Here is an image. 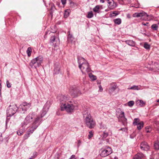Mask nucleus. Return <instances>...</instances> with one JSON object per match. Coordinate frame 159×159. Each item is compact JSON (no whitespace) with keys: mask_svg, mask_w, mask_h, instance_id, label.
Masks as SVG:
<instances>
[{"mask_svg":"<svg viewBox=\"0 0 159 159\" xmlns=\"http://www.w3.org/2000/svg\"><path fill=\"white\" fill-rule=\"evenodd\" d=\"M83 116L86 126L90 129L94 128L96 125L95 122L88 111H84L83 112Z\"/></svg>","mask_w":159,"mask_h":159,"instance_id":"nucleus-1","label":"nucleus"},{"mask_svg":"<svg viewBox=\"0 0 159 159\" xmlns=\"http://www.w3.org/2000/svg\"><path fill=\"white\" fill-rule=\"evenodd\" d=\"M35 116V113L34 112H32L31 113H29L25 118L24 121L22 123V126L23 127H25L26 125H32V123L34 118L38 116H37L36 117Z\"/></svg>","mask_w":159,"mask_h":159,"instance_id":"nucleus-2","label":"nucleus"},{"mask_svg":"<svg viewBox=\"0 0 159 159\" xmlns=\"http://www.w3.org/2000/svg\"><path fill=\"white\" fill-rule=\"evenodd\" d=\"M78 63L79 64V67L82 72L84 71H85L89 73L91 71L89 67V63L86 60H78Z\"/></svg>","mask_w":159,"mask_h":159,"instance_id":"nucleus-3","label":"nucleus"},{"mask_svg":"<svg viewBox=\"0 0 159 159\" xmlns=\"http://www.w3.org/2000/svg\"><path fill=\"white\" fill-rule=\"evenodd\" d=\"M41 118L39 116H37L34 118L33 122L32 125L28 129V132L30 133H32L39 125V122L40 121Z\"/></svg>","mask_w":159,"mask_h":159,"instance_id":"nucleus-4","label":"nucleus"},{"mask_svg":"<svg viewBox=\"0 0 159 159\" xmlns=\"http://www.w3.org/2000/svg\"><path fill=\"white\" fill-rule=\"evenodd\" d=\"M112 152V150L108 146L104 147L101 150L100 156L102 157H106Z\"/></svg>","mask_w":159,"mask_h":159,"instance_id":"nucleus-5","label":"nucleus"},{"mask_svg":"<svg viewBox=\"0 0 159 159\" xmlns=\"http://www.w3.org/2000/svg\"><path fill=\"white\" fill-rule=\"evenodd\" d=\"M149 15H148L143 11H141L139 12H136L133 15L134 17H140L141 19L144 20H148V17Z\"/></svg>","mask_w":159,"mask_h":159,"instance_id":"nucleus-6","label":"nucleus"},{"mask_svg":"<svg viewBox=\"0 0 159 159\" xmlns=\"http://www.w3.org/2000/svg\"><path fill=\"white\" fill-rule=\"evenodd\" d=\"M61 110H65L68 112H72L74 108V107L73 104L68 103L61 104Z\"/></svg>","mask_w":159,"mask_h":159,"instance_id":"nucleus-7","label":"nucleus"},{"mask_svg":"<svg viewBox=\"0 0 159 159\" xmlns=\"http://www.w3.org/2000/svg\"><path fill=\"white\" fill-rule=\"evenodd\" d=\"M70 94L73 98H76L81 94L80 90L75 87H72L70 90Z\"/></svg>","mask_w":159,"mask_h":159,"instance_id":"nucleus-8","label":"nucleus"},{"mask_svg":"<svg viewBox=\"0 0 159 159\" xmlns=\"http://www.w3.org/2000/svg\"><path fill=\"white\" fill-rule=\"evenodd\" d=\"M116 114L119 121L126 122L127 119L125 117L124 112L123 111H121L120 109H118L116 111Z\"/></svg>","mask_w":159,"mask_h":159,"instance_id":"nucleus-9","label":"nucleus"},{"mask_svg":"<svg viewBox=\"0 0 159 159\" xmlns=\"http://www.w3.org/2000/svg\"><path fill=\"white\" fill-rule=\"evenodd\" d=\"M16 105H13L12 106L10 105L9 108L7 110V116H13L15 113L16 109Z\"/></svg>","mask_w":159,"mask_h":159,"instance_id":"nucleus-10","label":"nucleus"},{"mask_svg":"<svg viewBox=\"0 0 159 159\" xmlns=\"http://www.w3.org/2000/svg\"><path fill=\"white\" fill-rule=\"evenodd\" d=\"M30 106V103L25 102L20 104V107L22 109V111H26L29 108Z\"/></svg>","mask_w":159,"mask_h":159,"instance_id":"nucleus-11","label":"nucleus"},{"mask_svg":"<svg viewBox=\"0 0 159 159\" xmlns=\"http://www.w3.org/2000/svg\"><path fill=\"white\" fill-rule=\"evenodd\" d=\"M70 97L68 95H61L60 97V101L61 105L65 103L66 101L70 99Z\"/></svg>","mask_w":159,"mask_h":159,"instance_id":"nucleus-12","label":"nucleus"},{"mask_svg":"<svg viewBox=\"0 0 159 159\" xmlns=\"http://www.w3.org/2000/svg\"><path fill=\"white\" fill-rule=\"evenodd\" d=\"M39 61V60H31L30 63V65L32 67H34L36 68L40 65V62Z\"/></svg>","mask_w":159,"mask_h":159,"instance_id":"nucleus-13","label":"nucleus"},{"mask_svg":"<svg viewBox=\"0 0 159 159\" xmlns=\"http://www.w3.org/2000/svg\"><path fill=\"white\" fill-rule=\"evenodd\" d=\"M140 148L143 150L147 151L149 149V146L147 143L143 142L140 144Z\"/></svg>","mask_w":159,"mask_h":159,"instance_id":"nucleus-14","label":"nucleus"},{"mask_svg":"<svg viewBox=\"0 0 159 159\" xmlns=\"http://www.w3.org/2000/svg\"><path fill=\"white\" fill-rule=\"evenodd\" d=\"M117 88L116 85L115 83H112L110 84L109 91L110 93H112Z\"/></svg>","mask_w":159,"mask_h":159,"instance_id":"nucleus-15","label":"nucleus"},{"mask_svg":"<svg viewBox=\"0 0 159 159\" xmlns=\"http://www.w3.org/2000/svg\"><path fill=\"white\" fill-rule=\"evenodd\" d=\"M108 3V7L110 9H113L117 7L116 3L114 2L113 1H112L109 2Z\"/></svg>","mask_w":159,"mask_h":159,"instance_id":"nucleus-16","label":"nucleus"},{"mask_svg":"<svg viewBox=\"0 0 159 159\" xmlns=\"http://www.w3.org/2000/svg\"><path fill=\"white\" fill-rule=\"evenodd\" d=\"M60 66L59 64L56 63L54 66V71L55 74L59 73L60 70Z\"/></svg>","mask_w":159,"mask_h":159,"instance_id":"nucleus-17","label":"nucleus"},{"mask_svg":"<svg viewBox=\"0 0 159 159\" xmlns=\"http://www.w3.org/2000/svg\"><path fill=\"white\" fill-rule=\"evenodd\" d=\"M144 157L143 154L141 153H138L134 157L133 159H143Z\"/></svg>","mask_w":159,"mask_h":159,"instance_id":"nucleus-18","label":"nucleus"},{"mask_svg":"<svg viewBox=\"0 0 159 159\" xmlns=\"http://www.w3.org/2000/svg\"><path fill=\"white\" fill-rule=\"evenodd\" d=\"M141 87V85L137 86V85H133L130 88H128V89H132L134 90H139L141 89L140 87Z\"/></svg>","mask_w":159,"mask_h":159,"instance_id":"nucleus-19","label":"nucleus"},{"mask_svg":"<svg viewBox=\"0 0 159 159\" xmlns=\"http://www.w3.org/2000/svg\"><path fill=\"white\" fill-rule=\"evenodd\" d=\"M125 43L131 46H134L135 45L134 42L132 40H127L125 41Z\"/></svg>","mask_w":159,"mask_h":159,"instance_id":"nucleus-20","label":"nucleus"},{"mask_svg":"<svg viewBox=\"0 0 159 159\" xmlns=\"http://www.w3.org/2000/svg\"><path fill=\"white\" fill-rule=\"evenodd\" d=\"M89 75L90 79L93 80H96L97 77L95 75H93L91 73H89Z\"/></svg>","mask_w":159,"mask_h":159,"instance_id":"nucleus-21","label":"nucleus"},{"mask_svg":"<svg viewBox=\"0 0 159 159\" xmlns=\"http://www.w3.org/2000/svg\"><path fill=\"white\" fill-rule=\"evenodd\" d=\"M140 120L139 118H135L134 120V121L133 122V124L134 125H138L140 123Z\"/></svg>","mask_w":159,"mask_h":159,"instance_id":"nucleus-22","label":"nucleus"},{"mask_svg":"<svg viewBox=\"0 0 159 159\" xmlns=\"http://www.w3.org/2000/svg\"><path fill=\"white\" fill-rule=\"evenodd\" d=\"M143 121H141L139 124L137 125V128L139 130L141 129L143 127Z\"/></svg>","mask_w":159,"mask_h":159,"instance_id":"nucleus-23","label":"nucleus"},{"mask_svg":"<svg viewBox=\"0 0 159 159\" xmlns=\"http://www.w3.org/2000/svg\"><path fill=\"white\" fill-rule=\"evenodd\" d=\"M137 103V104H139V106L141 107L144 106L145 104L144 102L142 100H138Z\"/></svg>","mask_w":159,"mask_h":159,"instance_id":"nucleus-24","label":"nucleus"},{"mask_svg":"<svg viewBox=\"0 0 159 159\" xmlns=\"http://www.w3.org/2000/svg\"><path fill=\"white\" fill-rule=\"evenodd\" d=\"M100 8V6L99 5H97L95 7H94L93 9V10L94 12H95L96 13H99V10Z\"/></svg>","mask_w":159,"mask_h":159,"instance_id":"nucleus-25","label":"nucleus"},{"mask_svg":"<svg viewBox=\"0 0 159 159\" xmlns=\"http://www.w3.org/2000/svg\"><path fill=\"white\" fill-rule=\"evenodd\" d=\"M31 52H32L31 48L30 47L28 48L26 51V53L27 54L28 56V57H29L31 56Z\"/></svg>","mask_w":159,"mask_h":159,"instance_id":"nucleus-26","label":"nucleus"},{"mask_svg":"<svg viewBox=\"0 0 159 159\" xmlns=\"http://www.w3.org/2000/svg\"><path fill=\"white\" fill-rule=\"evenodd\" d=\"M70 10L67 9L66 10L64 13V16L65 18H67L68 16L70 14Z\"/></svg>","mask_w":159,"mask_h":159,"instance_id":"nucleus-27","label":"nucleus"},{"mask_svg":"<svg viewBox=\"0 0 159 159\" xmlns=\"http://www.w3.org/2000/svg\"><path fill=\"white\" fill-rule=\"evenodd\" d=\"M114 22L115 24L119 25L121 23V20L120 18H117L114 20Z\"/></svg>","mask_w":159,"mask_h":159,"instance_id":"nucleus-28","label":"nucleus"},{"mask_svg":"<svg viewBox=\"0 0 159 159\" xmlns=\"http://www.w3.org/2000/svg\"><path fill=\"white\" fill-rule=\"evenodd\" d=\"M158 27V25L156 24H153L151 26V28L154 30H157Z\"/></svg>","mask_w":159,"mask_h":159,"instance_id":"nucleus-29","label":"nucleus"},{"mask_svg":"<svg viewBox=\"0 0 159 159\" xmlns=\"http://www.w3.org/2000/svg\"><path fill=\"white\" fill-rule=\"evenodd\" d=\"M154 147L156 149L158 150L159 149V142H156L154 143Z\"/></svg>","mask_w":159,"mask_h":159,"instance_id":"nucleus-30","label":"nucleus"},{"mask_svg":"<svg viewBox=\"0 0 159 159\" xmlns=\"http://www.w3.org/2000/svg\"><path fill=\"white\" fill-rule=\"evenodd\" d=\"M93 16V14L92 11L89 12H88V15L87 17L88 18H91Z\"/></svg>","mask_w":159,"mask_h":159,"instance_id":"nucleus-31","label":"nucleus"},{"mask_svg":"<svg viewBox=\"0 0 159 159\" xmlns=\"http://www.w3.org/2000/svg\"><path fill=\"white\" fill-rule=\"evenodd\" d=\"M134 104V102L133 101H131L129 102L128 103V105L130 107H131L133 106Z\"/></svg>","mask_w":159,"mask_h":159,"instance_id":"nucleus-32","label":"nucleus"},{"mask_svg":"<svg viewBox=\"0 0 159 159\" xmlns=\"http://www.w3.org/2000/svg\"><path fill=\"white\" fill-rule=\"evenodd\" d=\"M144 47L146 49H148L150 48V46L149 44L147 43H145L144 44Z\"/></svg>","mask_w":159,"mask_h":159,"instance_id":"nucleus-33","label":"nucleus"},{"mask_svg":"<svg viewBox=\"0 0 159 159\" xmlns=\"http://www.w3.org/2000/svg\"><path fill=\"white\" fill-rule=\"evenodd\" d=\"M17 133L18 135H21L23 134V131L22 130H19L17 131Z\"/></svg>","mask_w":159,"mask_h":159,"instance_id":"nucleus-34","label":"nucleus"},{"mask_svg":"<svg viewBox=\"0 0 159 159\" xmlns=\"http://www.w3.org/2000/svg\"><path fill=\"white\" fill-rule=\"evenodd\" d=\"M55 40V37L54 36H52L50 39V41L51 43H53Z\"/></svg>","mask_w":159,"mask_h":159,"instance_id":"nucleus-35","label":"nucleus"},{"mask_svg":"<svg viewBox=\"0 0 159 159\" xmlns=\"http://www.w3.org/2000/svg\"><path fill=\"white\" fill-rule=\"evenodd\" d=\"M89 135H88L89 139H90L92 138L93 136V133L92 131H90L89 132Z\"/></svg>","mask_w":159,"mask_h":159,"instance_id":"nucleus-36","label":"nucleus"},{"mask_svg":"<svg viewBox=\"0 0 159 159\" xmlns=\"http://www.w3.org/2000/svg\"><path fill=\"white\" fill-rule=\"evenodd\" d=\"M33 154L34 155L33 156H32L29 159H33L35 158L37 156V152H34Z\"/></svg>","mask_w":159,"mask_h":159,"instance_id":"nucleus-37","label":"nucleus"},{"mask_svg":"<svg viewBox=\"0 0 159 159\" xmlns=\"http://www.w3.org/2000/svg\"><path fill=\"white\" fill-rule=\"evenodd\" d=\"M29 137V133L25 134L24 136V140L26 139Z\"/></svg>","mask_w":159,"mask_h":159,"instance_id":"nucleus-38","label":"nucleus"},{"mask_svg":"<svg viewBox=\"0 0 159 159\" xmlns=\"http://www.w3.org/2000/svg\"><path fill=\"white\" fill-rule=\"evenodd\" d=\"M112 14L114 15V16H116L117 15H119L120 13V12L118 11H113L112 12Z\"/></svg>","mask_w":159,"mask_h":159,"instance_id":"nucleus-39","label":"nucleus"},{"mask_svg":"<svg viewBox=\"0 0 159 159\" xmlns=\"http://www.w3.org/2000/svg\"><path fill=\"white\" fill-rule=\"evenodd\" d=\"M108 136V134L107 133L104 132L103 134V137L104 138H106Z\"/></svg>","mask_w":159,"mask_h":159,"instance_id":"nucleus-40","label":"nucleus"},{"mask_svg":"<svg viewBox=\"0 0 159 159\" xmlns=\"http://www.w3.org/2000/svg\"><path fill=\"white\" fill-rule=\"evenodd\" d=\"M43 57L41 56H39L38 57H36L35 58V59H34L33 60H40L41 59H43Z\"/></svg>","mask_w":159,"mask_h":159,"instance_id":"nucleus-41","label":"nucleus"},{"mask_svg":"<svg viewBox=\"0 0 159 159\" xmlns=\"http://www.w3.org/2000/svg\"><path fill=\"white\" fill-rule=\"evenodd\" d=\"M7 87L8 88H10L11 87V84L8 80H7Z\"/></svg>","mask_w":159,"mask_h":159,"instance_id":"nucleus-42","label":"nucleus"},{"mask_svg":"<svg viewBox=\"0 0 159 159\" xmlns=\"http://www.w3.org/2000/svg\"><path fill=\"white\" fill-rule=\"evenodd\" d=\"M47 111H44V110H43V112L41 114V117H42L43 116H44V115L46 113Z\"/></svg>","mask_w":159,"mask_h":159,"instance_id":"nucleus-43","label":"nucleus"},{"mask_svg":"<svg viewBox=\"0 0 159 159\" xmlns=\"http://www.w3.org/2000/svg\"><path fill=\"white\" fill-rule=\"evenodd\" d=\"M2 89L1 82L0 80V96H1V90Z\"/></svg>","mask_w":159,"mask_h":159,"instance_id":"nucleus-44","label":"nucleus"},{"mask_svg":"<svg viewBox=\"0 0 159 159\" xmlns=\"http://www.w3.org/2000/svg\"><path fill=\"white\" fill-rule=\"evenodd\" d=\"M61 2L63 5H64L66 3V0H61Z\"/></svg>","mask_w":159,"mask_h":159,"instance_id":"nucleus-45","label":"nucleus"},{"mask_svg":"<svg viewBox=\"0 0 159 159\" xmlns=\"http://www.w3.org/2000/svg\"><path fill=\"white\" fill-rule=\"evenodd\" d=\"M99 90L100 92H102V91L103 89L101 86V85H100L99 86Z\"/></svg>","mask_w":159,"mask_h":159,"instance_id":"nucleus-46","label":"nucleus"},{"mask_svg":"<svg viewBox=\"0 0 159 159\" xmlns=\"http://www.w3.org/2000/svg\"><path fill=\"white\" fill-rule=\"evenodd\" d=\"M69 159H76L75 158V156L74 155H72L70 158Z\"/></svg>","mask_w":159,"mask_h":159,"instance_id":"nucleus-47","label":"nucleus"},{"mask_svg":"<svg viewBox=\"0 0 159 159\" xmlns=\"http://www.w3.org/2000/svg\"><path fill=\"white\" fill-rule=\"evenodd\" d=\"M142 25H147L148 26V25L149 24L148 22H146V23H144L143 22H142Z\"/></svg>","mask_w":159,"mask_h":159,"instance_id":"nucleus-48","label":"nucleus"},{"mask_svg":"<svg viewBox=\"0 0 159 159\" xmlns=\"http://www.w3.org/2000/svg\"><path fill=\"white\" fill-rule=\"evenodd\" d=\"M2 134L0 133V141H2Z\"/></svg>","mask_w":159,"mask_h":159,"instance_id":"nucleus-49","label":"nucleus"},{"mask_svg":"<svg viewBox=\"0 0 159 159\" xmlns=\"http://www.w3.org/2000/svg\"><path fill=\"white\" fill-rule=\"evenodd\" d=\"M150 129L151 130V128L150 129H149L148 130H147V129L146 130V132L147 133H149L150 132Z\"/></svg>","mask_w":159,"mask_h":159,"instance_id":"nucleus-50","label":"nucleus"},{"mask_svg":"<svg viewBox=\"0 0 159 159\" xmlns=\"http://www.w3.org/2000/svg\"><path fill=\"white\" fill-rule=\"evenodd\" d=\"M127 16L128 18H131V16L129 14H127Z\"/></svg>","mask_w":159,"mask_h":159,"instance_id":"nucleus-51","label":"nucleus"},{"mask_svg":"<svg viewBox=\"0 0 159 159\" xmlns=\"http://www.w3.org/2000/svg\"><path fill=\"white\" fill-rule=\"evenodd\" d=\"M100 1L102 3H104V0H100Z\"/></svg>","mask_w":159,"mask_h":159,"instance_id":"nucleus-52","label":"nucleus"},{"mask_svg":"<svg viewBox=\"0 0 159 159\" xmlns=\"http://www.w3.org/2000/svg\"><path fill=\"white\" fill-rule=\"evenodd\" d=\"M97 82L98 84H100V82L99 80H97Z\"/></svg>","mask_w":159,"mask_h":159,"instance_id":"nucleus-53","label":"nucleus"},{"mask_svg":"<svg viewBox=\"0 0 159 159\" xmlns=\"http://www.w3.org/2000/svg\"><path fill=\"white\" fill-rule=\"evenodd\" d=\"M157 130L158 132V133L159 134V127L158 128Z\"/></svg>","mask_w":159,"mask_h":159,"instance_id":"nucleus-54","label":"nucleus"},{"mask_svg":"<svg viewBox=\"0 0 159 159\" xmlns=\"http://www.w3.org/2000/svg\"><path fill=\"white\" fill-rule=\"evenodd\" d=\"M109 11V10H107V9H106V10H105V11Z\"/></svg>","mask_w":159,"mask_h":159,"instance_id":"nucleus-55","label":"nucleus"},{"mask_svg":"<svg viewBox=\"0 0 159 159\" xmlns=\"http://www.w3.org/2000/svg\"><path fill=\"white\" fill-rule=\"evenodd\" d=\"M81 58H78V60H81Z\"/></svg>","mask_w":159,"mask_h":159,"instance_id":"nucleus-56","label":"nucleus"},{"mask_svg":"<svg viewBox=\"0 0 159 159\" xmlns=\"http://www.w3.org/2000/svg\"><path fill=\"white\" fill-rule=\"evenodd\" d=\"M157 102H159V100H157Z\"/></svg>","mask_w":159,"mask_h":159,"instance_id":"nucleus-57","label":"nucleus"},{"mask_svg":"<svg viewBox=\"0 0 159 159\" xmlns=\"http://www.w3.org/2000/svg\"><path fill=\"white\" fill-rule=\"evenodd\" d=\"M117 158L116 157H115V159H117Z\"/></svg>","mask_w":159,"mask_h":159,"instance_id":"nucleus-58","label":"nucleus"},{"mask_svg":"<svg viewBox=\"0 0 159 159\" xmlns=\"http://www.w3.org/2000/svg\"><path fill=\"white\" fill-rule=\"evenodd\" d=\"M81 59H84V58H82V57H81Z\"/></svg>","mask_w":159,"mask_h":159,"instance_id":"nucleus-59","label":"nucleus"},{"mask_svg":"<svg viewBox=\"0 0 159 159\" xmlns=\"http://www.w3.org/2000/svg\"><path fill=\"white\" fill-rule=\"evenodd\" d=\"M52 7H53L52 6Z\"/></svg>","mask_w":159,"mask_h":159,"instance_id":"nucleus-60","label":"nucleus"},{"mask_svg":"<svg viewBox=\"0 0 159 159\" xmlns=\"http://www.w3.org/2000/svg\"><path fill=\"white\" fill-rule=\"evenodd\" d=\"M52 7H53L52 6Z\"/></svg>","mask_w":159,"mask_h":159,"instance_id":"nucleus-61","label":"nucleus"},{"mask_svg":"<svg viewBox=\"0 0 159 159\" xmlns=\"http://www.w3.org/2000/svg\"><path fill=\"white\" fill-rule=\"evenodd\" d=\"M107 1H109V0H107Z\"/></svg>","mask_w":159,"mask_h":159,"instance_id":"nucleus-62","label":"nucleus"},{"mask_svg":"<svg viewBox=\"0 0 159 159\" xmlns=\"http://www.w3.org/2000/svg\"><path fill=\"white\" fill-rule=\"evenodd\" d=\"M53 7H54V5H53Z\"/></svg>","mask_w":159,"mask_h":159,"instance_id":"nucleus-63","label":"nucleus"}]
</instances>
